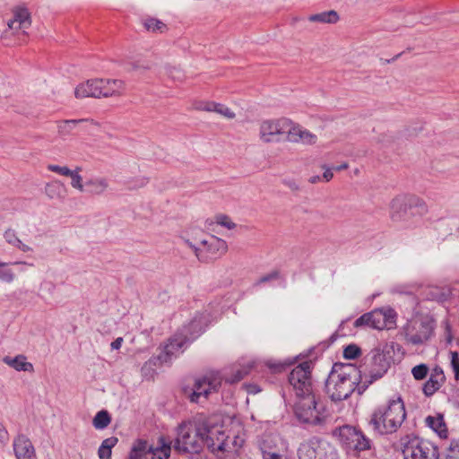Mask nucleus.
<instances>
[{
  "label": "nucleus",
  "instance_id": "30",
  "mask_svg": "<svg viewBox=\"0 0 459 459\" xmlns=\"http://www.w3.org/2000/svg\"><path fill=\"white\" fill-rule=\"evenodd\" d=\"M111 421V417L108 411L101 410L97 412L92 420V425L96 429H106Z\"/></svg>",
  "mask_w": 459,
  "mask_h": 459
},
{
  "label": "nucleus",
  "instance_id": "15",
  "mask_svg": "<svg viewBox=\"0 0 459 459\" xmlns=\"http://www.w3.org/2000/svg\"><path fill=\"white\" fill-rule=\"evenodd\" d=\"M412 207H418L420 212L426 211V205L423 200L417 196H397L391 202V217L393 221L404 220L408 210Z\"/></svg>",
  "mask_w": 459,
  "mask_h": 459
},
{
  "label": "nucleus",
  "instance_id": "59",
  "mask_svg": "<svg viewBox=\"0 0 459 459\" xmlns=\"http://www.w3.org/2000/svg\"><path fill=\"white\" fill-rule=\"evenodd\" d=\"M139 449H136V448H131V451L129 453V455L127 457V459H137V451Z\"/></svg>",
  "mask_w": 459,
  "mask_h": 459
},
{
  "label": "nucleus",
  "instance_id": "44",
  "mask_svg": "<svg viewBox=\"0 0 459 459\" xmlns=\"http://www.w3.org/2000/svg\"><path fill=\"white\" fill-rule=\"evenodd\" d=\"M216 221L218 224H220L229 230L234 229L236 227V224L234 222H232L231 220L230 219V217H228L227 215H223V214L218 215L216 217Z\"/></svg>",
  "mask_w": 459,
  "mask_h": 459
},
{
  "label": "nucleus",
  "instance_id": "42",
  "mask_svg": "<svg viewBox=\"0 0 459 459\" xmlns=\"http://www.w3.org/2000/svg\"><path fill=\"white\" fill-rule=\"evenodd\" d=\"M216 113L223 116L228 119H232L235 117V113L231 111L227 106L218 103L216 108Z\"/></svg>",
  "mask_w": 459,
  "mask_h": 459
},
{
  "label": "nucleus",
  "instance_id": "6",
  "mask_svg": "<svg viewBox=\"0 0 459 459\" xmlns=\"http://www.w3.org/2000/svg\"><path fill=\"white\" fill-rule=\"evenodd\" d=\"M311 369L312 362L304 361L296 366L289 374L288 381L299 398L315 395Z\"/></svg>",
  "mask_w": 459,
  "mask_h": 459
},
{
  "label": "nucleus",
  "instance_id": "16",
  "mask_svg": "<svg viewBox=\"0 0 459 459\" xmlns=\"http://www.w3.org/2000/svg\"><path fill=\"white\" fill-rule=\"evenodd\" d=\"M132 448L139 449L137 459H169L170 455V445L162 444L160 446L153 447L147 441L137 439Z\"/></svg>",
  "mask_w": 459,
  "mask_h": 459
},
{
  "label": "nucleus",
  "instance_id": "62",
  "mask_svg": "<svg viewBox=\"0 0 459 459\" xmlns=\"http://www.w3.org/2000/svg\"><path fill=\"white\" fill-rule=\"evenodd\" d=\"M4 265H6V264H4V263H0V267H3V266H4Z\"/></svg>",
  "mask_w": 459,
  "mask_h": 459
},
{
  "label": "nucleus",
  "instance_id": "34",
  "mask_svg": "<svg viewBox=\"0 0 459 459\" xmlns=\"http://www.w3.org/2000/svg\"><path fill=\"white\" fill-rule=\"evenodd\" d=\"M371 327L378 330L385 327V315L382 310H374L371 312Z\"/></svg>",
  "mask_w": 459,
  "mask_h": 459
},
{
  "label": "nucleus",
  "instance_id": "22",
  "mask_svg": "<svg viewBox=\"0 0 459 459\" xmlns=\"http://www.w3.org/2000/svg\"><path fill=\"white\" fill-rule=\"evenodd\" d=\"M108 181L107 178L94 177L85 182L84 192L93 195H100L108 189Z\"/></svg>",
  "mask_w": 459,
  "mask_h": 459
},
{
  "label": "nucleus",
  "instance_id": "9",
  "mask_svg": "<svg viewBox=\"0 0 459 459\" xmlns=\"http://www.w3.org/2000/svg\"><path fill=\"white\" fill-rule=\"evenodd\" d=\"M403 459H438V448L432 442L413 437L403 444Z\"/></svg>",
  "mask_w": 459,
  "mask_h": 459
},
{
  "label": "nucleus",
  "instance_id": "39",
  "mask_svg": "<svg viewBox=\"0 0 459 459\" xmlns=\"http://www.w3.org/2000/svg\"><path fill=\"white\" fill-rule=\"evenodd\" d=\"M5 241L13 246L17 247V245L21 244V239L16 236V233L13 230H7L4 234Z\"/></svg>",
  "mask_w": 459,
  "mask_h": 459
},
{
  "label": "nucleus",
  "instance_id": "13",
  "mask_svg": "<svg viewBox=\"0 0 459 459\" xmlns=\"http://www.w3.org/2000/svg\"><path fill=\"white\" fill-rule=\"evenodd\" d=\"M403 331L407 342L420 345L430 338L434 325L429 320L416 319L409 322Z\"/></svg>",
  "mask_w": 459,
  "mask_h": 459
},
{
  "label": "nucleus",
  "instance_id": "60",
  "mask_svg": "<svg viewBox=\"0 0 459 459\" xmlns=\"http://www.w3.org/2000/svg\"><path fill=\"white\" fill-rule=\"evenodd\" d=\"M348 163L344 162L337 167H334L333 169L337 170V171H340V170H343V169H346L348 168Z\"/></svg>",
  "mask_w": 459,
  "mask_h": 459
},
{
  "label": "nucleus",
  "instance_id": "5",
  "mask_svg": "<svg viewBox=\"0 0 459 459\" xmlns=\"http://www.w3.org/2000/svg\"><path fill=\"white\" fill-rule=\"evenodd\" d=\"M124 82L121 80L95 79L79 84L74 91L76 98H108L121 95Z\"/></svg>",
  "mask_w": 459,
  "mask_h": 459
},
{
  "label": "nucleus",
  "instance_id": "4",
  "mask_svg": "<svg viewBox=\"0 0 459 459\" xmlns=\"http://www.w3.org/2000/svg\"><path fill=\"white\" fill-rule=\"evenodd\" d=\"M406 418L404 403L401 397L390 400L387 404L378 406L372 412L368 425L376 435L395 433Z\"/></svg>",
  "mask_w": 459,
  "mask_h": 459
},
{
  "label": "nucleus",
  "instance_id": "49",
  "mask_svg": "<svg viewBox=\"0 0 459 459\" xmlns=\"http://www.w3.org/2000/svg\"><path fill=\"white\" fill-rule=\"evenodd\" d=\"M278 277H279V273L277 271H274V272H272V273L261 277L260 280L258 281V283H264V282L269 281L271 280L277 279Z\"/></svg>",
  "mask_w": 459,
  "mask_h": 459
},
{
  "label": "nucleus",
  "instance_id": "2",
  "mask_svg": "<svg viewBox=\"0 0 459 459\" xmlns=\"http://www.w3.org/2000/svg\"><path fill=\"white\" fill-rule=\"evenodd\" d=\"M208 322V315L198 313L190 321L184 325L178 332L169 339L163 351L157 356L151 358L142 367V375L144 377H152L155 373L154 367L163 363H169L172 359L182 353L194 341H195L205 330Z\"/></svg>",
  "mask_w": 459,
  "mask_h": 459
},
{
  "label": "nucleus",
  "instance_id": "46",
  "mask_svg": "<svg viewBox=\"0 0 459 459\" xmlns=\"http://www.w3.org/2000/svg\"><path fill=\"white\" fill-rule=\"evenodd\" d=\"M217 104L218 103L213 102V101L202 102L196 107V108L200 109V110L208 111V112H215Z\"/></svg>",
  "mask_w": 459,
  "mask_h": 459
},
{
  "label": "nucleus",
  "instance_id": "55",
  "mask_svg": "<svg viewBox=\"0 0 459 459\" xmlns=\"http://www.w3.org/2000/svg\"><path fill=\"white\" fill-rule=\"evenodd\" d=\"M445 330H446V339L447 341V342H451L452 340H453V336H452V333H451V326L449 325V324L447 322H445Z\"/></svg>",
  "mask_w": 459,
  "mask_h": 459
},
{
  "label": "nucleus",
  "instance_id": "54",
  "mask_svg": "<svg viewBox=\"0 0 459 459\" xmlns=\"http://www.w3.org/2000/svg\"><path fill=\"white\" fill-rule=\"evenodd\" d=\"M283 183L292 191H297L299 188V185L293 180H284Z\"/></svg>",
  "mask_w": 459,
  "mask_h": 459
},
{
  "label": "nucleus",
  "instance_id": "35",
  "mask_svg": "<svg viewBox=\"0 0 459 459\" xmlns=\"http://www.w3.org/2000/svg\"><path fill=\"white\" fill-rule=\"evenodd\" d=\"M445 459H459V439H454L446 448Z\"/></svg>",
  "mask_w": 459,
  "mask_h": 459
},
{
  "label": "nucleus",
  "instance_id": "11",
  "mask_svg": "<svg viewBox=\"0 0 459 459\" xmlns=\"http://www.w3.org/2000/svg\"><path fill=\"white\" fill-rule=\"evenodd\" d=\"M321 406L316 399V395L300 398L295 405V414L297 418L305 423L311 425H320L324 419L321 416Z\"/></svg>",
  "mask_w": 459,
  "mask_h": 459
},
{
  "label": "nucleus",
  "instance_id": "27",
  "mask_svg": "<svg viewBox=\"0 0 459 459\" xmlns=\"http://www.w3.org/2000/svg\"><path fill=\"white\" fill-rule=\"evenodd\" d=\"M426 424L431 429H433L436 433H437L440 437L445 436L446 434V427L444 421V419L441 415L438 416H428L425 420Z\"/></svg>",
  "mask_w": 459,
  "mask_h": 459
},
{
  "label": "nucleus",
  "instance_id": "18",
  "mask_svg": "<svg viewBox=\"0 0 459 459\" xmlns=\"http://www.w3.org/2000/svg\"><path fill=\"white\" fill-rule=\"evenodd\" d=\"M13 451L16 459H35V448L30 438L24 435H18L13 440Z\"/></svg>",
  "mask_w": 459,
  "mask_h": 459
},
{
  "label": "nucleus",
  "instance_id": "25",
  "mask_svg": "<svg viewBox=\"0 0 459 459\" xmlns=\"http://www.w3.org/2000/svg\"><path fill=\"white\" fill-rule=\"evenodd\" d=\"M142 23L144 29L152 33L162 34L168 30L167 24L155 17L148 16L143 19Z\"/></svg>",
  "mask_w": 459,
  "mask_h": 459
},
{
  "label": "nucleus",
  "instance_id": "40",
  "mask_svg": "<svg viewBox=\"0 0 459 459\" xmlns=\"http://www.w3.org/2000/svg\"><path fill=\"white\" fill-rule=\"evenodd\" d=\"M364 325L371 327V312L360 316L354 322L355 327H360Z\"/></svg>",
  "mask_w": 459,
  "mask_h": 459
},
{
  "label": "nucleus",
  "instance_id": "43",
  "mask_svg": "<svg viewBox=\"0 0 459 459\" xmlns=\"http://www.w3.org/2000/svg\"><path fill=\"white\" fill-rule=\"evenodd\" d=\"M14 279L13 272L5 265L0 267V280L5 282H12Z\"/></svg>",
  "mask_w": 459,
  "mask_h": 459
},
{
  "label": "nucleus",
  "instance_id": "14",
  "mask_svg": "<svg viewBox=\"0 0 459 459\" xmlns=\"http://www.w3.org/2000/svg\"><path fill=\"white\" fill-rule=\"evenodd\" d=\"M290 125V120L288 118L264 120L260 125V138L264 143L280 141L281 135L286 134L288 136Z\"/></svg>",
  "mask_w": 459,
  "mask_h": 459
},
{
  "label": "nucleus",
  "instance_id": "1",
  "mask_svg": "<svg viewBox=\"0 0 459 459\" xmlns=\"http://www.w3.org/2000/svg\"><path fill=\"white\" fill-rule=\"evenodd\" d=\"M204 446L213 454L230 448L222 426L215 416L200 414L178 426L175 450L181 454H197Z\"/></svg>",
  "mask_w": 459,
  "mask_h": 459
},
{
  "label": "nucleus",
  "instance_id": "31",
  "mask_svg": "<svg viewBox=\"0 0 459 459\" xmlns=\"http://www.w3.org/2000/svg\"><path fill=\"white\" fill-rule=\"evenodd\" d=\"M251 368L252 365L247 364V366H242L234 369L230 376L225 377L226 382L230 384L239 382L250 372Z\"/></svg>",
  "mask_w": 459,
  "mask_h": 459
},
{
  "label": "nucleus",
  "instance_id": "50",
  "mask_svg": "<svg viewBox=\"0 0 459 459\" xmlns=\"http://www.w3.org/2000/svg\"><path fill=\"white\" fill-rule=\"evenodd\" d=\"M8 432L2 423H0V445H4L8 440Z\"/></svg>",
  "mask_w": 459,
  "mask_h": 459
},
{
  "label": "nucleus",
  "instance_id": "53",
  "mask_svg": "<svg viewBox=\"0 0 459 459\" xmlns=\"http://www.w3.org/2000/svg\"><path fill=\"white\" fill-rule=\"evenodd\" d=\"M123 343V338L122 337H117V339H115L110 346H111V349L112 350H119L121 345Z\"/></svg>",
  "mask_w": 459,
  "mask_h": 459
},
{
  "label": "nucleus",
  "instance_id": "41",
  "mask_svg": "<svg viewBox=\"0 0 459 459\" xmlns=\"http://www.w3.org/2000/svg\"><path fill=\"white\" fill-rule=\"evenodd\" d=\"M47 168L49 171L57 173L62 176L67 177L69 174H71L70 173L71 169L66 166L49 164V165H48Z\"/></svg>",
  "mask_w": 459,
  "mask_h": 459
},
{
  "label": "nucleus",
  "instance_id": "64",
  "mask_svg": "<svg viewBox=\"0 0 459 459\" xmlns=\"http://www.w3.org/2000/svg\"><path fill=\"white\" fill-rule=\"evenodd\" d=\"M400 56H401V54H397V56L394 59H396Z\"/></svg>",
  "mask_w": 459,
  "mask_h": 459
},
{
  "label": "nucleus",
  "instance_id": "24",
  "mask_svg": "<svg viewBox=\"0 0 459 459\" xmlns=\"http://www.w3.org/2000/svg\"><path fill=\"white\" fill-rule=\"evenodd\" d=\"M85 124L86 126H98L99 124L91 119H71L65 120L58 125V134L62 136L68 135L76 125Z\"/></svg>",
  "mask_w": 459,
  "mask_h": 459
},
{
  "label": "nucleus",
  "instance_id": "37",
  "mask_svg": "<svg viewBox=\"0 0 459 459\" xmlns=\"http://www.w3.org/2000/svg\"><path fill=\"white\" fill-rule=\"evenodd\" d=\"M429 372V368L426 364H420L412 368L411 374L416 380L424 379Z\"/></svg>",
  "mask_w": 459,
  "mask_h": 459
},
{
  "label": "nucleus",
  "instance_id": "57",
  "mask_svg": "<svg viewBox=\"0 0 459 459\" xmlns=\"http://www.w3.org/2000/svg\"><path fill=\"white\" fill-rule=\"evenodd\" d=\"M16 247L18 249H20L21 251H22V252H29V251L32 250L30 247H29L28 245L23 244L22 241H21V244L17 245Z\"/></svg>",
  "mask_w": 459,
  "mask_h": 459
},
{
  "label": "nucleus",
  "instance_id": "45",
  "mask_svg": "<svg viewBox=\"0 0 459 459\" xmlns=\"http://www.w3.org/2000/svg\"><path fill=\"white\" fill-rule=\"evenodd\" d=\"M451 366L456 380H459V354L456 351L451 352Z\"/></svg>",
  "mask_w": 459,
  "mask_h": 459
},
{
  "label": "nucleus",
  "instance_id": "58",
  "mask_svg": "<svg viewBox=\"0 0 459 459\" xmlns=\"http://www.w3.org/2000/svg\"><path fill=\"white\" fill-rule=\"evenodd\" d=\"M269 367L271 368H273L274 371H281L283 368H284V365L283 364H270Z\"/></svg>",
  "mask_w": 459,
  "mask_h": 459
},
{
  "label": "nucleus",
  "instance_id": "48",
  "mask_svg": "<svg viewBox=\"0 0 459 459\" xmlns=\"http://www.w3.org/2000/svg\"><path fill=\"white\" fill-rule=\"evenodd\" d=\"M100 459H111V450L105 448V446H100L98 450Z\"/></svg>",
  "mask_w": 459,
  "mask_h": 459
},
{
  "label": "nucleus",
  "instance_id": "51",
  "mask_svg": "<svg viewBox=\"0 0 459 459\" xmlns=\"http://www.w3.org/2000/svg\"><path fill=\"white\" fill-rule=\"evenodd\" d=\"M430 375H431V376H434L436 378H437V379H439V380H441V381H443V382L445 381V375H444V372H443L442 368H439V367H436V368L432 370V372H431V374H430Z\"/></svg>",
  "mask_w": 459,
  "mask_h": 459
},
{
  "label": "nucleus",
  "instance_id": "33",
  "mask_svg": "<svg viewBox=\"0 0 459 459\" xmlns=\"http://www.w3.org/2000/svg\"><path fill=\"white\" fill-rule=\"evenodd\" d=\"M444 382L436 378L434 376H429V378L423 385V393L427 396H431L436 391H437Z\"/></svg>",
  "mask_w": 459,
  "mask_h": 459
},
{
  "label": "nucleus",
  "instance_id": "56",
  "mask_svg": "<svg viewBox=\"0 0 459 459\" xmlns=\"http://www.w3.org/2000/svg\"><path fill=\"white\" fill-rule=\"evenodd\" d=\"M327 448L329 449V454L325 455V459H335L336 458V453L333 450V447H331L329 445H326Z\"/></svg>",
  "mask_w": 459,
  "mask_h": 459
},
{
  "label": "nucleus",
  "instance_id": "10",
  "mask_svg": "<svg viewBox=\"0 0 459 459\" xmlns=\"http://www.w3.org/2000/svg\"><path fill=\"white\" fill-rule=\"evenodd\" d=\"M256 446L262 459H287V446L275 434H264L257 437Z\"/></svg>",
  "mask_w": 459,
  "mask_h": 459
},
{
  "label": "nucleus",
  "instance_id": "38",
  "mask_svg": "<svg viewBox=\"0 0 459 459\" xmlns=\"http://www.w3.org/2000/svg\"><path fill=\"white\" fill-rule=\"evenodd\" d=\"M225 437L227 442L229 443L230 448L227 450H222L221 452H232L237 451L239 447L242 446L244 440L240 438L239 437H234L233 439H229V437L225 434ZM221 451H216V453H220Z\"/></svg>",
  "mask_w": 459,
  "mask_h": 459
},
{
  "label": "nucleus",
  "instance_id": "12",
  "mask_svg": "<svg viewBox=\"0 0 459 459\" xmlns=\"http://www.w3.org/2000/svg\"><path fill=\"white\" fill-rule=\"evenodd\" d=\"M186 243L193 248L195 255L202 262L219 257L227 251L226 242L213 236L209 237L208 239L201 240L199 246L192 244L190 241H186Z\"/></svg>",
  "mask_w": 459,
  "mask_h": 459
},
{
  "label": "nucleus",
  "instance_id": "61",
  "mask_svg": "<svg viewBox=\"0 0 459 459\" xmlns=\"http://www.w3.org/2000/svg\"><path fill=\"white\" fill-rule=\"evenodd\" d=\"M321 179L320 176H313L311 177L308 181L311 183V184H316L317 182H319Z\"/></svg>",
  "mask_w": 459,
  "mask_h": 459
},
{
  "label": "nucleus",
  "instance_id": "32",
  "mask_svg": "<svg viewBox=\"0 0 459 459\" xmlns=\"http://www.w3.org/2000/svg\"><path fill=\"white\" fill-rule=\"evenodd\" d=\"M82 168L77 166L74 169H71V174L67 177L71 178L72 187L82 193L84 192L85 183H82V177L80 174Z\"/></svg>",
  "mask_w": 459,
  "mask_h": 459
},
{
  "label": "nucleus",
  "instance_id": "26",
  "mask_svg": "<svg viewBox=\"0 0 459 459\" xmlns=\"http://www.w3.org/2000/svg\"><path fill=\"white\" fill-rule=\"evenodd\" d=\"M308 21L312 22L334 24L339 21V14L333 10L311 14L308 16Z\"/></svg>",
  "mask_w": 459,
  "mask_h": 459
},
{
  "label": "nucleus",
  "instance_id": "28",
  "mask_svg": "<svg viewBox=\"0 0 459 459\" xmlns=\"http://www.w3.org/2000/svg\"><path fill=\"white\" fill-rule=\"evenodd\" d=\"M372 446V441L360 429L357 430V438L353 445L352 451L361 452L370 450Z\"/></svg>",
  "mask_w": 459,
  "mask_h": 459
},
{
  "label": "nucleus",
  "instance_id": "8",
  "mask_svg": "<svg viewBox=\"0 0 459 459\" xmlns=\"http://www.w3.org/2000/svg\"><path fill=\"white\" fill-rule=\"evenodd\" d=\"M221 385V379L217 377H204L195 381L193 387H184V394L191 403H199L208 399L212 393H217Z\"/></svg>",
  "mask_w": 459,
  "mask_h": 459
},
{
  "label": "nucleus",
  "instance_id": "20",
  "mask_svg": "<svg viewBox=\"0 0 459 459\" xmlns=\"http://www.w3.org/2000/svg\"><path fill=\"white\" fill-rule=\"evenodd\" d=\"M8 27L11 30H24L28 29L31 24L30 15L27 9L18 8L13 12V17L8 22Z\"/></svg>",
  "mask_w": 459,
  "mask_h": 459
},
{
  "label": "nucleus",
  "instance_id": "23",
  "mask_svg": "<svg viewBox=\"0 0 459 459\" xmlns=\"http://www.w3.org/2000/svg\"><path fill=\"white\" fill-rule=\"evenodd\" d=\"M3 362L17 371L32 372L34 370L33 365L26 360L24 355H17L14 358L5 356L3 358Z\"/></svg>",
  "mask_w": 459,
  "mask_h": 459
},
{
  "label": "nucleus",
  "instance_id": "63",
  "mask_svg": "<svg viewBox=\"0 0 459 459\" xmlns=\"http://www.w3.org/2000/svg\"><path fill=\"white\" fill-rule=\"evenodd\" d=\"M139 66L138 65H134V69H138Z\"/></svg>",
  "mask_w": 459,
  "mask_h": 459
},
{
  "label": "nucleus",
  "instance_id": "52",
  "mask_svg": "<svg viewBox=\"0 0 459 459\" xmlns=\"http://www.w3.org/2000/svg\"><path fill=\"white\" fill-rule=\"evenodd\" d=\"M323 169H325V172H324V174H323V178H324L326 182H328V181H330V180L333 178V174L332 169H330V168H327V169H326V168H325V166H323Z\"/></svg>",
  "mask_w": 459,
  "mask_h": 459
},
{
  "label": "nucleus",
  "instance_id": "17",
  "mask_svg": "<svg viewBox=\"0 0 459 459\" xmlns=\"http://www.w3.org/2000/svg\"><path fill=\"white\" fill-rule=\"evenodd\" d=\"M326 451L325 444L317 441L302 443L298 449L299 459H325Z\"/></svg>",
  "mask_w": 459,
  "mask_h": 459
},
{
  "label": "nucleus",
  "instance_id": "19",
  "mask_svg": "<svg viewBox=\"0 0 459 459\" xmlns=\"http://www.w3.org/2000/svg\"><path fill=\"white\" fill-rule=\"evenodd\" d=\"M287 140L291 143H302L304 144L311 145L316 143L317 136L299 125H294L290 121V125L288 129Z\"/></svg>",
  "mask_w": 459,
  "mask_h": 459
},
{
  "label": "nucleus",
  "instance_id": "47",
  "mask_svg": "<svg viewBox=\"0 0 459 459\" xmlns=\"http://www.w3.org/2000/svg\"><path fill=\"white\" fill-rule=\"evenodd\" d=\"M118 442V438L116 437H110L106 439H104L101 443V446H105V448H108L109 450L112 449Z\"/></svg>",
  "mask_w": 459,
  "mask_h": 459
},
{
  "label": "nucleus",
  "instance_id": "36",
  "mask_svg": "<svg viewBox=\"0 0 459 459\" xmlns=\"http://www.w3.org/2000/svg\"><path fill=\"white\" fill-rule=\"evenodd\" d=\"M361 353L360 348L356 344H349L343 350V357L347 359H354Z\"/></svg>",
  "mask_w": 459,
  "mask_h": 459
},
{
  "label": "nucleus",
  "instance_id": "29",
  "mask_svg": "<svg viewBox=\"0 0 459 459\" xmlns=\"http://www.w3.org/2000/svg\"><path fill=\"white\" fill-rule=\"evenodd\" d=\"M45 191L50 198L63 197L65 194V186L61 181L55 180L46 185Z\"/></svg>",
  "mask_w": 459,
  "mask_h": 459
},
{
  "label": "nucleus",
  "instance_id": "3",
  "mask_svg": "<svg viewBox=\"0 0 459 459\" xmlns=\"http://www.w3.org/2000/svg\"><path fill=\"white\" fill-rule=\"evenodd\" d=\"M325 392L333 402L348 399L355 391L361 395L368 388L360 371L352 364L334 363L325 380Z\"/></svg>",
  "mask_w": 459,
  "mask_h": 459
},
{
  "label": "nucleus",
  "instance_id": "21",
  "mask_svg": "<svg viewBox=\"0 0 459 459\" xmlns=\"http://www.w3.org/2000/svg\"><path fill=\"white\" fill-rule=\"evenodd\" d=\"M357 430V428L350 425H344L338 429L340 442L348 451H352Z\"/></svg>",
  "mask_w": 459,
  "mask_h": 459
},
{
  "label": "nucleus",
  "instance_id": "7",
  "mask_svg": "<svg viewBox=\"0 0 459 459\" xmlns=\"http://www.w3.org/2000/svg\"><path fill=\"white\" fill-rule=\"evenodd\" d=\"M392 360L389 351L372 350L365 358L364 365L368 377V379L364 381L365 385L368 387L373 382L382 378L389 369Z\"/></svg>",
  "mask_w": 459,
  "mask_h": 459
}]
</instances>
